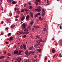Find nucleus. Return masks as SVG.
Wrapping results in <instances>:
<instances>
[{"label": "nucleus", "mask_w": 62, "mask_h": 62, "mask_svg": "<svg viewBox=\"0 0 62 62\" xmlns=\"http://www.w3.org/2000/svg\"><path fill=\"white\" fill-rule=\"evenodd\" d=\"M18 17H19V16H16L15 17L16 18V19H17V18H18Z\"/></svg>", "instance_id": "e433bc0d"}, {"label": "nucleus", "mask_w": 62, "mask_h": 62, "mask_svg": "<svg viewBox=\"0 0 62 62\" xmlns=\"http://www.w3.org/2000/svg\"><path fill=\"white\" fill-rule=\"evenodd\" d=\"M10 40H12L13 39V38L12 37H11L10 38Z\"/></svg>", "instance_id": "aec40b11"}, {"label": "nucleus", "mask_w": 62, "mask_h": 62, "mask_svg": "<svg viewBox=\"0 0 62 62\" xmlns=\"http://www.w3.org/2000/svg\"><path fill=\"white\" fill-rule=\"evenodd\" d=\"M8 40H10V39H8Z\"/></svg>", "instance_id": "0e129e2a"}, {"label": "nucleus", "mask_w": 62, "mask_h": 62, "mask_svg": "<svg viewBox=\"0 0 62 62\" xmlns=\"http://www.w3.org/2000/svg\"><path fill=\"white\" fill-rule=\"evenodd\" d=\"M19 34V33H17V35H17L18 36H20V34Z\"/></svg>", "instance_id": "052dcab7"}, {"label": "nucleus", "mask_w": 62, "mask_h": 62, "mask_svg": "<svg viewBox=\"0 0 62 62\" xmlns=\"http://www.w3.org/2000/svg\"><path fill=\"white\" fill-rule=\"evenodd\" d=\"M31 16V18H33V13H31L30 14Z\"/></svg>", "instance_id": "dca6fc26"}, {"label": "nucleus", "mask_w": 62, "mask_h": 62, "mask_svg": "<svg viewBox=\"0 0 62 62\" xmlns=\"http://www.w3.org/2000/svg\"><path fill=\"white\" fill-rule=\"evenodd\" d=\"M40 42H43V41H42V40L41 39H40V40H37V42L39 44L40 43Z\"/></svg>", "instance_id": "20e7f679"}, {"label": "nucleus", "mask_w": 62, "mask_h": 62, "mask_svg": "<svg viewBox=\"0 0 62 62\" xmlns=\"http://www.w3.org/2000/svg\"><path fill=\"white\" fill-rule=\"evenodd\" d=\"M36 1L38 2L39 3H40V0H36Z\"/></svg>", "instance_id": "7c9ffc66"}, {"label": "nucleus", "mask_w": 62, "mask_h": 62, "mask_svg": "<svg viewBox=\"0 0 62 62\" xmlns=\"http://www.w3.org/2000/svg\"><path fill=\"white\" fill-rule=\"evenodd\" d=\"M29 18H30V17H29V15H27L26 18V20H28V19H29Z\"/></svg>", "instance_id": "423d86ee"}, {"label": "nucleus", "mask_w": 62, "mask_h": 62, "mask_svg": "<svg viewBox=\"0 0 62 62\" xmlns=\"http://www.w3.org/2000/svg\"><path fill=\"white\" fill-rule=\"evenodd\" d=\"M19 54V52L18 53V51H15L14 52V54Z\"/></svg>", "instance_id": "0eeeda50"}, {"label": "nucleus", "mask_w": 62, "mask_h": 62, "mask_svg": "<svg viewBox=\"0 0 62 62\" xmlns=\"http://www.w3.org/2000/svg\"><path fill=\"white\" fill-rule=\"evenodd\" d=\"M22 59L20 58H17V59H16V60H17V61H20V60H21Z\"/></svg>", "instance_id": "9d476101"}, {"label": "nucleus", "mask_w": 62, "mask_h": 62, "mask_svg": "<svg viewBox=\"0 0 62 62\" xmlns=\"http://www.w3.org/2000/svg\"><path fill=\"white\" fill-rule=\"evenodd\" d=\"M32 6H30L29 8V9H32Z\"/></svg>", "instance_id": "2f4dec72"}, {"label": "nucleus", "mask_w": 62, "mask_h": 62, "mask_svg": "<svg viewBox=\"0 0 62 62\" xmlns=\"http://www.w3.org/2000/svg\"><path fill=\"white\" fill-rule=\"evenodd\" d=\"M16 10H17V8H15L14 10L15 11H16Z\"/></svg>", "instance_id": "3c124183"}, {"label": "nucleus", "mask_w": 62, "mask_h": 62, "mask_svg": "<svg viewBox=\"0 0 62 62\" xmlns=\"http://www.w3.org/2000/svg\"><path fill=\"white\" fill-rule=\"evenodd\" d=\"M21 9H17V12L18 14H20Z\"/></svg>", "instance_id": "7ed1b4c3"}, {"label": "nucleus", "mask_w": 62, "mask_h": 62, "mask_svg": "<svg viewBox=\"0 0 62 62\" xmlns=\"http://www.w3.org/2000/svg\"><path fill=\"white\" fill-rule=\"evenodd\" d=\"M60 42H62V40H60Z\"/></svg>", "instance_id": "774afa93"}, {"label": "nucleus", "mask_w": 62, "mask_h": 62, "mask_svg": "<svg viewBox=\"0 0 62 62\" xmlns=\"http://www.w3.org/2000/svg\"><path fill=\"white\" fill-rule=\"evenodd\" d=\"M4 57H5V56H1L0 57V59H2V58H4Z\"/></svg>", "instance_id": "6ab92c4d"}, {"label": "nucleus", "mask_w": 62, "mask_h": 62, "mask_svg": "<svg viewBox=\"0 0 62 62\" xmlns=\"http://www.w3.org/2000/svg\"><path fill=\"white\" fill-rule=\"evenodd\" d=\"M33 26L35 28H39V27L38 26L35 27V26Z\"/></svg>", "instance_id": "2eb2a0df"}, {"label": "nucleus", "mask_w": 62, "mask_h": 62, "mask_svg": "<svg viewBox=\"0 0 62 62\" xmlns=\"http://www.w3.org/2000/svg\"><path fill=\"white\" fill-rule=\"evenodd\" d=\"M12 3L14 5V4H17V3L15 1H13L12 2Z\"/></svg>", "instance_id": "a211bd4d"}, {"label": "nucleus", "mask_w": 62, "mask_h": 62, "mask_svg": "<svg viewBox=\"0 0 62 62\" xmlns=\"http://www.w3.org/2000/svg\"><path fill=\"white\" fill-rule=\"evenodd\" d=\"M28 28H29V30H30V29H31V25H30V26H29Z\"/></svg>", "instance_id": "bb28decb"}, {"label": "nucleus", "mask_w": 62, "mask_h": 62, "mask_svg": "<svg viewBox=\"0 0 62 62\" xmlns=\"http://www.w3.org/2000/svg\"><path fill=\"white\" fill-rule=\"evenodd\" d=\"M60 29H61V28H62V27L61 26H60Z\"/></svg>", "instance_id": "de8ad7c7"}, {"label": "nucleus", "mask_w": 62, "mask_h": 62, "mask_svg": "<svg viewBox=\"0 0 62 62\" xmlns=\"http://www.w3.org/2000/svg\"><path fill=\"white\" fill-rule=\"evenodd\" d=\"M8 3H10L11 2H12V0H9L8 1Z\"/></svg>", "instance_id": "a878e982"}, {"label": "nucleus", "mask_w": 62, "mask_h": 62, "mask_svg": "<svg viewBox=\"0 0 62 62\" xmlns=\"http://www.w3.org/2000/svg\"><path fill=\"white\" fill-rule=\"evenodd\" d=\"M6 51H5L4 52V54H6Z\"/></svg>", "instance_id": "e2e57ef3"}, {"label": "nucleus", "mask_w": 62, "mask_h": 62, "mask_svg": "<svg viewBox=\"0 0 62 62\" xmlns=\"http://www.w3.org/2000/svg\"><path fill=\"white\" fill-rule=\"evenodd\" d=\"M29 5H31V4L29 2Z\"/></svg>", "instance_id": "603ef678"}, {"label": "nucleus", "mask_w": 62, "mask_h": 62, "mask_svg": "<svg viewBox=\"0 0 62 62\" xmlns=\"http://www.w3.org/2000/svg\"><path fill=\"white\" fill-rule=\"evenodd\" d=\"M26 5L25 4H24V7H26Z\"/></svg>", "instance_id": "6e6d98bb"}, {"label": "nucleus", "mask_w": 62, "mask_h": 62, "mask_svg": "<svg viewBox=\"0 0 62 62\" xmlns=\"http://www.w3.org/2000/svg\"><path fill=\"white\" fill-rule=\"evenodd\" d=\"M8 56H10V54L9 53H8Z\"/></svg>", "instance_id": "c03bdc74"}, {"label": "nucleus", "mask_w": 62, "mask_h": 62, "mask_svg": "<svg viewBox=\"0 0 62 62\" xmlns=\"http://www.w3.org/2000/svg\"><path fill=\"white\" fill-rule=\"evenodd\" d=\"M11 33H9L8 34V37H9V36H11Z\"/></svg>", "instance_id": "5701e85b"}, {"label": "nucleus", "mask_w": 62, "mask_h": 62, "mask_svg": "<svg viewBox=\"0 0 62 62\" xmlns=\"http://www.w3.org/2000/svg\"><path fill=\"white\" fill-rule=\"evenodd\" d=\"M33 48V47L32 46H31L30 47V48L29 49V50L30 51V50H32V49Z\"/></svg>", "instance_id": "4be33fe9"}, {"label": "nucleus", "mask_w": 62, "mask_h": 62, "mask_svg": "<svg viewBox=\"0 0 62 62\" xmlns=\"http://www.w3.org/2000/svg\"><path fill=\"white\" fill-rule=\"evenodd\" d=\"M6 44H8V42H6Z\"/></svg>", "instance_id": "bf43d9fd"}, {"label": "nucleus", "mask_w": 62, "mask_h": 62, "mask_svg": "<svg viewBox=\"0 0 62 62\" xmlns=\"http://www.w3.org/2000/svg\"><path fill=\"white\" fill-rule=\"evenodd\" d=\"M11 27L12 28H14L15 27V25H12L11 26Z\"/></svg>", "instance_id": "f3484780"}, {"label": "nucleus", "mask_w": 62, "mask_h": 62, "mask_svg": "<svg viewBox=\"0 0 62 62\" xmlns=\"http://www.w3.org/2000/svg\"><path fill=\"white\" fill-rule=\"evenodd\" d=\"M25 53L27 55H28L29 54V53H28V51H26Z\"/></svg>", "instance_id": "4468645a"}, {"label": "nucleus", "mask_w": 62, "mask_h": 62, "mask_svg": "<svg viewBox=\"0 0 62 62\" xmlns=\"http://www.w3.org/2000/svg\"><path fill=\"white\" fill-rule=\"evenodd\" d=\"M35 10L37 11V12H39L40 11H41V10L39 9V8H37V9H35Z\"/></svg>", "instance_id": "39448f33"}, {"label": "nucleus", "mask_w": 62, "mask_h": 62, "mask_svg": "<svg viewBox=\"0 0 62 62\" xmlns=\"http://www.w3.org/2000/svg\"><path fill=\"white\" fill-rule=\"evenodd\" d=\"M22 45H21V46H20V50H21V49H22Z\"/></svg>", "instance_id": "79ce46f5"}, {"label": "nucleus", "mask_w": 62, "mask_h": 62, "mask_svg": "<svg viewBox=\"0 0 62 62\" xmlns=\"http://www.w3.org/2000/svg\"><path fill=\"white\" fill-rule=\"evenodd\" d=\"M28 61L27 60H24V61L25 62H27V61H28Z\"/></svg>", "instance_id": "72a5a7b5"}, {"label": "nucleus", "mask_w": 62, "mask_h": 62, "mask_svg": "<svg viewBox=\"0 0 62 62\" xmlns=\"http://www.w3.org/2000/svg\"><path fill=\"white\" fill-rule=\"evenodd\" d=\"M23 38H24V39L26 38V35H24V36H23Z\"/></svg>", "instance_id": "f704fd0d"}, {"label": "nucleus", "mask_w": 62, "mask_h": 62, "mask_svg": "<svg viewBox=\"0 0 62 62\" xmlns=\"http://www.w3.org/2000/svg\"><path fill=\"white\" fill-rule=\"evenodd\" d=\"M39 20H40V19H41V17H39Z\"/></svg>", "instance_id": "13d9d810"}, {"label": "nucleus", "mask_w": 62, "mask_h": 62, "mask_svg": "<svg viewBox=\"0 0 62 62\" xmlns=\"http://www.w3.org/2000/svg\"><path fill=\"white\" fill-rule=\"evenodd\" d=\"M59 55H60V57H62V56H61V54H59Z\"/></svg>", "instance_id": "09e8293b"}, {"label": "nucleus", "mask_w": 62, "mask_h": 62, "mask_svg": "<svg viewBox=\"0 0 62 62\" xmlns=\"http://www.w3.org/2000/svg\"><path fill=\"white\" fill-rule=\"evenodd\" d=\"M35 4L37 5V6H38V5H39V3L37 2H35Z\"/></svg>", "instance_id": "cd10ccee"}, {"label": "nucleus", "mask_w": 62, "mask_h": 62, "mask_svg": "<svg viewBox=\"0 0 62 62\" xmlns=\"http://www.w3.org/2000/svg\"><path fill=\"white\" fill-rule=\"evenodd\" d=\"M1 35H2H2H4V34L3 33H1Z\"/></svg>", "instance_id": "5fc2aeb1"}, {"label": "nucleus", "mask_w": 62, "mask_h": 62, "mask_svg": "<svg viewBox=\"0 0 62 62\" xmlns=\"http://www.w3.org/2000/svg\"><path fill=\"white\" fill-rule=\"evenodd\" d=\"M22 28L23 29H26V27H25L26 26V24L24 23H23L22 24Z\"/></svg>", "instance_id": "f257e3e1"}, {"label": "nucleus", "mask_w": 62, "mask_h": 62, "mask_svg": "<svg viewBox=\"0 0 62 62\" xmlns=\"http://www.w3.org/2000/svg\"><path fill=\"white\" fill-rule=\"evenodd\" d=\"M26 32H23V35H26Z\"/></svg>", "instance_id": "393cba45"}, {"label": "nucleus", "mask_w": 62, "mask_h": 62, "mask_svg": "<svg viewBox=\"0 0 62 62\" xmlns=\"http://www.w3.org/2000/svg\"><path fill=\"white\" fill-rule=\"evenodd\" d=\"M36 37L37 38V39H40L39 36H36Z\"/></svg>", "instance_id": "b1692460"}, {"label": "nucleus", "mask_w": 62, "mask_h": 62, "mask_svg": "<svg viewBox=\"0 0 62 62\" xmlns=\"http://www.w3.org/2000/svg\"><path fill=\"white\" fill-rule=\"evenodd\" d=\"M40 15V13H38L37 14H36L35 16V17H36H36H37L39 15Z\"/></svg>", "instance_id": "6e6552de"}, {"label": "nucleus", "mask_w": 62, "mask_h": 62, "mask_svg": "<svg viewBox=\"0 0 62 62\" xmlns=\"http://www.w3.org/2000/svg\"><path fill=\"white\" fill-rule=\"evenodd\" d=\"M42 16H44L45 15V10L44 9H43L42 11Z\"/></svg>", "instance_id": "f03ea898"}, {"label": "nucleus", "mask_w": 62, "mask_h": 62, "mask_svg": "<svg viewBox=\"0 0 62 62\" xmlns=\"http://www.w3.org/2000/svg\"><path fill=\"white\" fill-rule=\"evenodd\" d=\"M3 23H4V22L2 21L1 22V24H3Z\"/></svg>", "instance_id": "8fccbe9b"}, {"label": "nucleus", "mask_w": 62, "mask_h": 62, "mask_svg": "<svg viewBox=\"0 0 62 62\" xmlns=\"http://www.w3.org/2000/svg\"><path fill=\"white\" fill-rule=\"evenodd\" d=\"M34 23V22L33 21H32L31 23H30V24H33Z\"/></svg>", "instance_id": "c85d7f7f"}, {"label": "nucleus", "mask_w": 62, "mask_h": 62, "mask_svg": "<svg viewBox=\"0 0 62 62\" xmlns=\"http://www.w3.org/2000/svg\"><path fill=\"white\" fill-rule=\"evenodd\" d=\"M45 3L46 4V5H49V4H46V3H48V0H44Z\"/></svg>", "instance_id": "1a4fd4ad"}, {"label": "nucleus", "mask_w": 62, "mask_h": 62, "mask_svg": "<svg viewBox=\"0 0 62 62\" xmlns=\"http://www.w3.org/2000/svg\"><path fill=\"white\" fill-rule=\"evenodd\" d=\"M25 19V17L24 16H23L21 20L22 21H23Z\"/></svg>", "instance_id": "9b49d317"}, {"label": "nucleus", "mask_w": 62, "mask_h": 62, "mask_svg": "<svg viewBox=\"0 0 62 62\" xmlns=\"http://www.w3.org/2000/svg\"><path fill=\"white\" fill-rule=\"evenodd\" d=\"M55 52V50H54V49L53 48L52 49V53H53V54Z\"/></svg>", "instance_id": "ddd939ff"}, {"label": "nucleus", "mask_w": 62, "mask_h": 62, "mask_svg": "<svg viewBox=\"0 0 62 62\" xmlns=\"http://www.w3.org/2000/svg\"><path fill=\"white\" fill-rule=\"evenodd\" d=\"M21 52H23V51H20L19 52V54H20L21 53Z\"/></svg>", "instance_id": "473e14b6"}, {"label": "nucleus", "mask_w": 62, "mask_h": 62, "mask_svg": "<svg viewBox=\"0 0 62 62\" xmlns=\"http://www.w3.org/2000/svg\"><path fill=\"white\" fill-rule=\"evenodd\" d=\"M56 56V55L55 54H54V56L53 57V58H54V57H55Z\"/></svg>", "instance_id": "37998d69"}, {"label": "nucleus", "mask_w": 62, "mask_h": 62, "mask_svg": "<svg viewBox=\"0 0 62 62\" xmlns=\"http://www.w3.org/2000/svg\"><path fill=\"white\" fill-rule=\"evenodd\" d=\"M23 48L24 49H26V45H23Z\"/></svg>", "instance_id": "f8f14e48"}, {"label": "nucleus", "mask_w": 62, "mask_h": 62, "mask_svg": "<svg viewBox=\"0 0 62 62\" xmlns=\"http://www.w3.org/2000/svg\"><path fill=\"white\" fill-rule=\"evenodd\" d=\"M24 31H25V32H26V31H28V30H27L26 29H25V30H24Z\"/></svg>", "instance_id": "58836bf2"}, {"label": "nucleus", "mask_w": 62, "mask_h": 62, "mask_svg": "<svg viewBox=\"0 0 62 62\" xmlns=\"http://www.w3.org/2000/svg\"><path fill=\"white\" fill-rule=\"evenodd\" d=\"M43 19L42 18H41V19H39V20H40V21H42Z\"/></svg>", "instance_id": "4d7b16f0"}, {"label": "nucleus", "mask_w": 62, "mask_h": 62, "mask_svg": "<svg viewBox=\"0 0 62 62\" xmlns=\"http://www.w3.org/2000/svg\"><path fill=\"white\" fill-rule=\"evenodd\" d=\"M47 57H46L45 58V60H47Z\"/></svg>", "instance_id": "864d4df0"}, {"label": "nucleus", "mask_w": 62, "mask_h": 62, "mask_svg": "<svg viewBox=\"0 0 62 62\" xmlns=\"http://www.w3.org/2000/svg\"><path fill=\"white\" fill-rule=\"evenodd\" d=\"M9 15L10 16V17H11V16H12V13H10L9 14Z\"/></svg>", "instance_id": "c756f323"}, {"label": "nucleus", "mask_w": 62, "mask_h": 62, "mask_svg": "<svg viewBox=\"0 0 62 62\" xmlns=\"http://www.w3.org/2000/svg\"><path fill=\"white\" fill-rule=\"evenodd\" d=\"M25 10L26 11H28V10L26 9H25Z\"/></svg>", "instance_id": "49530a36"}, {"label": "nucleus", "mask_w": 62, "mask_h": 62, "mask_svg": "<svg viewBox=\"0 0 62 62\" xmlns=\"http://www.w3.org/2000/svg\"><path fill=\"white\" fill-rule=\"evenodd\" d=\"M6 30H8V28H6Z\"/></svg>", "instance_id": "680f3d73"}, {"label": "nucleus", "mask_w": 62, "mask_h": 62, "mask_svg": "<svg viewBox=\"0 0 62 62\" xmlns=\"http://www.w3.org/2000/svg\"><path fill=\"white\" fill-rule=\"evenodd\" d=\"M52 40H54V38H53V39H52Z\"/></svg>", "instance_id": "69168bd1"}, {"label": "nucleus", "mask_w": 62, "mask_h": 62, "mask_svg": "<svg viewBox=\"0 0 62 62\" xmlns=\"http://www.w3.org/2000/svg\"><path fill=\"white\" fill-rule=\"evenodd\" d=\"M37 51H38V52H41V49H37Z\"/></svg>", "instance_id": "412c9836"}, {"label": "nucleus", "mask_w": 62, "mask_h": 62, "mask_svg": "<svg viewBox=\"0 0 62 62\" xmlns=\"http://www.w3.org/2000/svg\"><path fill=\"white\" fill-rule=\"evenodd\" d=\"M26 32V34H29V32L28 31H27V32Z\"/></svg>", "instance_id": "c9c22d12"}, {"label": "nucleus", "mask_w": 62, "mask_h": 62, "mask_svg": "<svg viewBox=\"0 0 62 62\" xmlns=\"http://www.w3.org/2000/svg\"><path fill=\"white\" fill-rule=\"evenodd\" d=\"M44 31H46L47 29H44L43 30Z\"/></svg>", "instance_id": "a18cd8bd"}, {"label": "nucleus", "mask_w": 62, "mask_h": 62, "mask_svg": "<svg viewBox=\"0 0 62 62\" xmlns=\"http://www.w3.org/2000/svg\"><path fill=\"white\" fill-rule=\"evenodd\" d=\"M20 35H21L22 34H23V32H20Z\"/></svg>", "instance_id": "4c0bfd02"}, {"label": "nucleus", "mask_w": 62, "mask_h": 62, "mask_svg": "<svg viewBox=\"0 0 62 62\" xmlns=\"http://www.w3.org/2000/svg\"><path fill=\"white\" fill-rule=\"evenodd\" d=\"M7 21L8 22H10V21H9V19H7Z\"/></svg>", "instance_id": "ea45409f"}, {"label": "nucleus", "mask_w": 62, "mask_h": 62, "mask_svg": "<svg viewBox=\"0 0 62 62\" xmlns=\"http://www.w3.org/2000/svg\"><path fill=\"white\" fill-rule=\"evenodd\" d=\"M21 10V11L22 12H24V10Z\"/></svg>", "instance_id": "a19ab883"}, {"label": "nucleus", "mask_w": 62, "mask_h": 62, "mask_svg": "<svg viewBox=\"0 0 62 62\" xmlns=\"http://www.w3.org/2000/svg\"><path fill=\"white\" fill-rule=\"evenodd\" d=\"M56 44V46H57V45L58 44V43H57Z\"/></svg>", "instance_id": "338daca9"}]
</instances>
